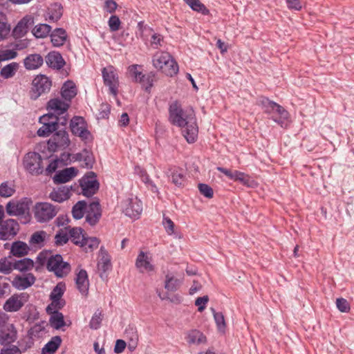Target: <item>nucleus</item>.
<instances>
[{
    "label": "nucleus",
    "instance_id": "obj_27",
    "mask_svg": "<svg viewBox=\"0 0 354 354\" xmlns=\"http://www.w3.org/2000/svg\"><path fill=\"white\" fill-rule=\"evenodd\" d=\"M185 339L189 344L200 345L207 342L206 336L198 330H192L189 331Z\"/></svg>",
    "mask_w": 354,
    "mask_h": 354
},
{
    "label": "nucleus",
    "instance_id": "obj_61",
    "mask_svg": "<svg viewBox=\"0 0 354 354\" xmlns=\"http://www.w3.org/2000/svg\"><path fill=\"white\" fill-rule=\"evenodd\" d=\"M163 42V37L160 35L155 33L151 36V45L153 48H158L162 46Z\"/></svg>",
    "mask_w": 354,
    "mask_h": 354
},
{
    "label": "nucleus",
    "instance_id": "obj_45",
    "mask_svg": "<svg viewBox=\"0 0 354 354\" xmlns=\"http://www.w3.org/2000/svg\"><path fill=\"white\" fill-rule=\"evenodd\" d=\"M68 232L73 242L75 245L80 246L85 237L84 234L82 233V230L80 227H73L69 229Z\"/></svg>",
    "mask_w": 354,
    "mask_h": 354
},
{
    "label": "nucleus",
    "instance_id": "obj_62",
    "mask_svg": "<svg viewBox=\"0 0 354 354\" xmlns=\"http://www.w3.org/2000/svg\"><path fill=\"white\" fill-rule=\"evenodd\" d=\"M209 301V298L207 296H203L201 297H198L195 301V305L198 306V310L199 312H202L205 308V306Z\"/></svg>",
    "mask_w": 354,
    "mask_h": 354
},
{
    "label": "nucleus",
    "instance_id": "obj_39",
    "mask_svg": "<svg viewBox=\"0 0 354 354\" xmlns=\"http://www.w3.org/2000/svg\"><path fill=\"white\" fill-rule=\"evenodd\" d=\"M19 65L17 62L10 63L1 68V77L9 79L14 77L18 71Z\"/></svg>",
    "mask_w": 354,
    "mask_h": 354
},
{
    "label": "nucleus",
    "instance_id": "obj_42",
    "mask_svg": "<svg viewBox=\"0 0 354 354\" xmlns=\"http://www.w3.org/2000/svg\"><path fill=\"white\" fill-rule=\"evenodd\" d=\"M193 10L207 15L209 10L199 0H183Z\"/></svg>",
    "mask_w": 354,
    "mask_h": 354
},
{
    "label": "nucleus",
    "instance_id": "obj_20",
    "mask_svg": "<svg viewBox=\"0 0 354 354\" xmlns=\"http://www.w3.org/2000/svg\"><path fill=\"white\" fill-rule=\"evenodd\" d=\"M68 107V102L62 101L59 98L52 99L48 103V109L50 112L56 115H59L64 113Z\"/></svg>",
    "mask_w": 354,
    "mask_h": 354
},
{
    "label": "nucleus",
    "instance_id": "obj_3",
    "mask_svg": "<svg viewBox=\"0 0 354 354\" xmlns=\"http://www.w3.org/2000/svg\"><path fill=\"white\" fill-rule=\"evenodd\" d=\"M153 65L167 76L172 77L178 72V66L173 57L167 52H158L153 57Z\"/></svg>",
    "mask_w": 354,
    "mask_h": 354
},
{
    "label": "nucleus",
    "instance_id": "obj_35",
    "mask_svg": "<svg viewBox=\"0 0 354 354\" xmlns=\"http://www.w3.org/2000/svg\"><path fill=\"white\" fill-rule=\"evenodd\" d=\"M62 342L59 336H55L42 348V354H53L59 348Z\"/></svg>",
    "mask_w": 354,
    "mask_h": 354
},
{
    "label": "nucleus",
    "instance_id": "obj_23",
    "mask_svg": "<svg viewBox=\"0 0 354 354\" xmlns=\"http://www.w3.org/2000/svg\"><path fill=\"white\" fill-rule=\"evenodd\" d=\"M77 288L82 295H86L88 290L89 282L86 270H80L75 279Z\"/></svg>",
    "mask_w": 354,
    "mask_h": 354
},
{
    "label": "nucleus",
    "instance_id": "obj_15",
    "mask_svg": "<svg viewBox=\"0 0 354 354\" xmlns=\"http://www.w3.org/2000/svg\"><path fill=\"white\" fill-rule=\"evenodd\" d=\"M3 212H1V216ZM19 230V225L13 219L3 221L1 220V239L6 240L12 238Z\"/></svg>",
    "mask_w": 354,
    "mask_h": 354
},
{
    "label": "nucleus",
    "instance_id": "obj_34",
    "mask_svg": "<svg viewBox=\"0 0 354 354\" xmlns=\"http://www.w3.org/2000/svg\"><path fill=\"white\" fill-rule=\"evenodd\" d=\"M51 30L50 26L46 24H39L33 28L32 33L36 38H46L50 35Z\"/></svg>",
    "mask_w": 354,
    "mask_h": 354
},
{
    "label": "nucleus",
    "instance_id": "obj_60",
    "mask_svg": "<svg viewBox=\"0 0 354 354\" xmlns=\"http://www.w3.org/2000/svg\"><path fill=\"white\" fill-rule=\"evenodd\" d=\"M337 308L342 313H347L350 310V305L346 299L338 298L336 300Z\"/></svg>",
    "mask_w": 354,
    "mask_h": 354
},
{
    "label": "nucleus",
    "instance_id": "obj_13",
    "mask_svg": "<svg viewBox=\"0 0 354 354\" xmlns=\"http://www.w3.org/2000/svg\"><path fill=\"white\" fill-rule=\"evenodd\" d=\"M136 267L140 273L153 272L155 269L150 254L142 251L139 252L136 258Z\"/></svg>",
    "mask_w": 354,
    "mask_h": 354
},
{
    "label": "nucleus",
    "instance_id": "obj_56",
    "mask_svg": "<svg viewBox=\"0 0 354 354\" xmlns=\"http://www.w3.org/2000/svg\"><path fill=\"white\" fill-rule=\"evenodd\" d=\"M214 318L219 330H223L225 327V322L224 316L221 313H216L214 309H212Z\"/></svg>",
    "mask_w": 354,
    "mask_h": 354
},
{
    "label": "nucleus",
    "instance_id": "obj_64",
    "mask_svg": "<svg viewBox=\"0 0 354 354\" xmlns=\"http://www.w3.org/2000/svg\"><path fill=\"white\" fill-rule=\"evenodd\" d=\"M20 353L19 348L14 345L1 348V354H20Z\"/></svg>",
    "mask_w": 354,
    "mask_h": 354
},
{
    "label": "nucleus",
    "instance_id": "obj_50",
    "mask_svg": "<svg viewBox=\"0 0 354 354\" xmlns=\"http://www.w3.org/2000/svg\"><path fill=\"white\" fill-rule=\"evenodd\" d=\"M57 128V126H54L53 122L50 124H42V126L38 129L37 134L39 136H48L50 133L55 131Z\"/></svg>",
    "mask_w": 354,
    "mask_h": 354
},
{
    "label": "nucleus",
    "instance_id": "obj_12",
    "mask_svg": "<svg viewBox=\"0 0 354 354\" xmlns=\"http://www.w3.org/2000/svg\"><path fill=\"white\" fill-rule=\"evenodd\" d=\"M66 290V286L63 283H59L52 290L50 298L51 300L50 304L47 308L48 310L61 309L65 305V301L62 299Z\"/></svg>",
    "mask_w": 354,
    "mask_h": 354
},
{
    "label": "nucleus",
    "instance_id": "obj_37",
    "mask_svg": "<svg viewBox=\"0 0 354 354\" xmlns=\"http://www.w3.org/2000/svg\"><path fill=\"white\" fill-rule=\"evenodd\" d=\"M272 106L275 107L272 113H276L279 115V118H274L272 116V120L283 127L284 121L288 118V112L278 104H273Z\"/></svg>",
    "mask_w": 354,
    "mask_h": 354
},
{
    "label": "nucleus",
    "instance_id": "obj_10",
    "mask_svg": "<svg viewBox=\"0 0 354 354\" xmlns=\"http://www.w3.org/2000/svg\"><path fill=\"white\" fill-rule=\"evenodd\" d=\"M82 193L84 196H93L99 188V183L93 172H89L80 180Z\"/></svg>",
    "mask_w": 354,
    "mask_h": 354
},
{
    "label": "nucleus",
    "instance_id": "obj_1",
    "mask_svg": "<svg viewBox=\"0 0 354 354\" xmlns=\"http://www.w3.org/2000/svg\"><path fill=\"white\" fill-rule=\"evenodd\" d=\"M169 121L182 129V133L189 143L196 140L198 128L193 109H183L179 102L174 101L169 106Z\"/></svg>",
    "mask_w": 354,
    "mask_h": 354
},
{
    "label": "nucleus",
    "instance_id": "obj_26",
    "mask_svg": "<svg viewBox=\"0 0 354 354\" xmlns=\"http://www.w3.org/2000/svg\"><path fill=\"white\" fill-rule=\"evenodd\" d=\"M43 57L39 54H31L24 60V64L27 70H35L42 66Z\"/></svg>",
    "mask_w": 354,
    "mask_h": 354
},
{
    "label": "nucleus",
    "instance_id": "obj_5",
    "mask_svg": "<svg viewBox=\"0 0 354 354\" xmlns=\"http://www.w3.org/2000/svg\"><path fill=\"white\" fill-rule=\"evenodd\" d=\"M52 86L51 80L44 75H37L32 82L30 96L32 100L37 99L40 95L50 91Z\"/></svg>",
    "mask_w": 354,
    "mask_h": 354
},
{
    "label": "nucleus",
    "instance_id": "obj_33",
    "mask_svg": "<svg viewBox=\"0 0 354 354\" xmlns=\"http://www.w3.org/2000/svg\"><path fill=\"white\" fill-rule=\"evenodd\" d=\"M62 15V7L59 3H54L48 8L46 20L50 22L57 21Z\"/></svg>",
    "mask_w": 354,
    "mask_h": 354
},
{
    "label": "nucleus",
    "instance_id": "obj_48",
    "mask_svg": "<svg viewBox=\"0 0 354 354\" xmlns=\"http://www.w3.org/2000/svg\"><path fill=\"white\" fill-rule=\"evenodd\" d=\"M62 118L59 119L58 116L53 113L52 112L49 113L48 114H46L42 115L39 118V122L42 124H50L51 122L54 124V126H57L58 122L59 120H61Z\"/></svg>",
    "mask_w": 354,
    "mask_h": 354
},
{
    "label": "nucleus",
    "instance_id": "obj_43",
    "mask_svg": "<svg viewBox=\"0 0 354 354\" xmlns=\"http://www.w3.org/2000/svg\"><path fill=\"white\" fill-rule=\"evenodd\" d=\"M34 266V263L30 259L25 258L19 261H14V268L21 272L30 270Z\"/></svg>",
    "mask_w": 354,
    "mask_h": 354
},
{
    "label": "nucleus",
    "instance_id": "obj_41",
    "mask_svg": "<svg viewBox=\"0 0 354 354\" xmlns=\"http://www.w3.org/2000/svg\"><path fill=\"white\" fill-rule=\"evenodd\" d=\"M47 236V233L44 231H37L34 232L29 241V243L33 246H39V248L44 245V243Z\"/></svg>",
    "mask_w": 354,
    "mask_h": 354
},
{
    "label": "nucleus",
    "instance_id": "obj_46",
    "mask_svg": "<svg viewBox=\"0 0 354 354\" xmlns=\"http://www.w3.org/2000/svg\"><path fill=\"white\" fill-rule=\"evenodd\" d=\"M87 207L86 203L84 201H79L73 207L72 214L75 219L82 218Z\"/></svg>",
    "mask_w": 354,
    "mask_h": 354
},
{
    "label": "nucleus",
    "instance_id": "obj_30",
    "mask_svg": "<svg viewBox=\"0 0 354 354\" xmlns=\"http://www.w3.org/2000/svg\"><path fill=\"white\" fill-rule=\"evenodd\" d=\"M169 172L170 174L169 176L172 183L178 187L184 185L185 176L182 169L174 167L169 169Z\"/></svg>",
    "mask_w": 354,
    "mask_h": 354
},
{
    "label": "nucleus",
    "instance_id": "obj_16",
    "mask_svg": "<svg viewBox=\"0 0 354 354\" xmlns=\"http://www.w3.org/2000/svg\"><path fill=\"white\" fill-rule=\"evenodd\" d=\"M101 209L98 202L91 203L86 209V221L91 225H95L101 217Z\"/></svg>",
    "mask_w": 354,
    "mask_h": 354
},
{
    "label": "nucleus",
    "instance_id": "obj_44",
    "mask_svg": "<svg viewBox=\"0 0 354 354\" xmlns=\"http://www.w3.org/2000/svg\"><path fill=\"white\" fill-rule=\"evenodd\" d=\"M100 244V241L96 237H84L80 247L84 248L86 252L96 249Z\"/></svg>",
    "mask_w": 354,
    "mask_h": 354
},
{
    "label": "nucleus",
    "instance_id": "obj_36",
    "mask_svg": "<svg viewBox=\"0 0 354 354\" xmlns=\"http://www.w3.org/2000/svg\"><path fill=\"white\" fill-rule=\"evenodd\" d=\"M29 251L28 245L22 241L14 242L11 246V253L14 256L22 257L26 255Z\"/></svg>",
    "mask_w": 354,
    "mask_h": 354
},
{
    "label": "nucleus",
    "instance_id": "obj_38",
    "mask_svg": "<svg viewBox=\"0 0 354 354\" xmlns=\"http://www.w3.org/2000/svg\"><path fill=\"white\" fill-rule=\"evenodd\" d=\"M156 81L155 73L151 72L147 74H143L137 82H139L145 91H149L153 86V82Z\"/></svg>",
    "mask_w": 354,
    "mask_h": 354
},
{
    "label": "nucleus",
    "instance_id": "obj_63",
    "mask_svg": "<svg viewBox=\"0 0 354 354\" xmlns=\"http://www.w3.org/2000/svg\"><path fill=\"white\" fill-rule=\"evenodd\" d=\"M55 239L57 245H62L67 243L68 237L66 233L59 232L56 234Z\"/></svg>",
    "mask_w": 354,
    "mask_h": 354
},
{
    "label": "nucleus",
    "instance_id": "obj_49",
    "mask_svg": "<svg viewBox=\"0 0 354 354\" xmlns=\"http://www.w3.org/2000/svg\"><path fill=\"white\" fill-rule=\"evenodd\" d=\"M15 192V185L12 183L6 182L1 183V197H10Z\"/></svg>",
    "mask_w": 354,
    "mask_h": 354
},
{
    "label": "nucleus",
    "instance_id": "obj_24",
    "mask_svg": "<svg viewBox=\"0 0 354 354\" xmlns=\"http://www.w3.org/2000/svg\"><path fill=\"white\" fill-rule=\"evenodd\" d=\"M6 209L9 215L19 216L25 213L26 205L24 202L11 201L6 205Z\"/></svg>",
    "mask_w": 354,
    "mask_h": 354
},
{
    "label": "nucleus",
    "instance_id": "obj_17",
    "mask_svg": "<svg viewBox=\"0 0 354 354\" xmlns=\"http://www.w3.org/2000/svg\"><path fill=\"white\" fill-rule=\"evenodd\" d=\"M71 189L66 185H61L54 188L48 195V198L55 202L62 203L68 200L71 197Z\"/></svg>",
    "mask_w": 354,
    "mask_h": 354
},
{
    "label": "nucleus",
    "instance_id": "obj_6",
    "mask_svg": "<svg viewBox=\"0 0 354 354\" xmlns=\"http://www.w3.org/2000/svg\"><path fill=\"white\" fill-rule=\"evenodd\" d=\"M104 84L109 87L110 93L116 96L118 92L119 79L116 69L113 66L103 68L102 71Z\"/></svg>",
    "mask_w": 354,
    "mask_h": 354
},
{
    "label": "nucleus",
    "instance_id": "obj_18",
    "mask_svg": "<svg viewBox=\"0 0 354 354\" xmlns=\"http://www.w3.org/2000/svg\"><path fill=\"white\" fill-rule=\"evenodd\" d=\"M34 23V18L31 15H26L17 24L12 30V35L14 38H20L26 32L30 25Z\"/></svg>",
    "mask_w": 354,
    "mask_h": 354
},
{
    "label": "nucleus",
    "instance_id": "obj_52",
    "mask_svg": "<svg viewBox=\"0 0 354 354\" xmlns=\"http://www.w3.org/2000/svg\"><path fill=\"white\" fill-rule=\"evenodd\" d=\"M234 180L239 181L244 185L250 186L251 183V178L245 173L235 170V176Z\"/></svg>",
    "mask_w": 354,
    "mask_h": 354
},
{
    "label": "nucleus",
    "instance_id": "obj_21",
    "mask_svg": "<svg viewBox=\"0 0 354 354\" xmlns=\"http://www.w3.org/2000/svg\"><path fill=\"white\" fill-rule=\"evenodd\" d=\"M17 339V330L13 324L1 326V344L14 342Z\"/></svg>",
    "mask_w": 354,
    "mask_h": 354
},
{
    "label": "nucleus",
    "instance_id": "obj_8",
    "mask_svg": "<svg viewBox=\"0 0 354 354\" xmlns=\"http://www.w3.org/2000/svg\"><path fill=\"white\" fill-rule=\"evenodd\" d=\"M70 144L68 133L65 131H59L52 136L47 142L48 151L55 152L58 149L66 148Z\"/></svg>",
    "mask_w": 354,
    "mask_h": 354
},
{
    "label": "nucleus",
    "instance_id": "obj_40",
    "mask_svg": "<svg viewBox=\"0 0 354 354\" xmlns=\"http://www.w3.org/2000/svg\"><path fill=\"white\" fill-rule=\"evenodd\" d=\"M111 268V259L109 254L105 252H101L100 259L97 263L99 271L106 272Z\"/></svg>",
    "mask_w": 354,
    "mask_h": 354
},
{
    "label": "nucleus",
    "instance_id": "obj_53",
    "mask_svg": "<svg viewBox=\"0 0 354 354\" xmlns=\"http://www.w3.org/2000/svg\"><path fill=\"white\" fill-rule=\"evenodd\" d=\"M121 21L116 15H112L108 21L109 29L111 32L118 31L120 28Z\"/></svg>",
    "mask_w": 354,
    "mask_h": 354
},
{
    "label": "nucleus",
    "instance_id": "obj_4",
    "mask_svg": "<svg viewBox=\"0 0 354 354\" xmlns=\"http://www.w3.org/2000/svg\"><path fill=\"white\" fill-rule=\"evenodd\" d=\"M58 205L48 202H38L33 206L34 218L38 223H47L52 220L59 211Z\"/></svg>",
    "mask_w": 354,
    "mask_h": 354
},
{
    "label": "nucleus",
    "instance_id": "obj_51",
    "mask_svg": "<svg viewBox=\"0 0 354 354\" xmlns=\"http://www.w3.org/2000/svg\"><path fill=\"white\" fill-rule=\"evenodd\" d=\"M102 320V313L100 310H97L93 315L89 326L92 329H97L100 326L101 322Z\"/></svg>",
    "mask_w": 354,
    "mask_h": 354
},
{
    "label": "nucleus",
    "instance_id": "obj_22",
    "mask_svg": "<svg viewBox=\"0 0 354 354\" xmlns=\"http://www.w3.org/2000/svg\"><path fill=\"white\" fill-rule=\"evenodd\" d=\"M35 278L32 274L26 276H17L14 278L12 283L13 286L19 290H24L35 283Z\"/></svg>",
    "mask_w": 354,
    "mask_h": 354
},
{
    "label": "nucleus",
    "instance_id": "obj_29",
    "mask_svg": "<svg viewBox=\"0 0 354 354\" xmlns=\"http://www.w3.org/2000/svg\"><path fill=\"white\" fill-rule=\"evenodd\" d=\"M68 153H62L60 158H56L51 160L47 167L46 168V173L50 174L56 171L59 167L67 165V161L69 158Z\"/></svg>",
    "mask_w": 354,
    "mask_h": 354
},
{
    "label": "nucleus",
    "instance_id": "obj_2",
    "mask_svg": "<svg viewBox=\"0 0 354 354\" xmlns=\"http://www.w3.org/2000/svg\"><path fill=\"white\" fill-rule=\"evenodd\" d=\"M43 259H47L46 266L49 271L59 277L66 276L71 270V266L67 262L63 261L62 257L59 254L50 255L48 252H41L38 259L41 261ZM41 263H44L41 262Z\"/></svg>",
    "mask_w": 354,
    "mask_h": 354
},
{
    "label": "nucleus",
    "instance_id": "obj_57",
    "mask_svg": "<svg viewBox=\"0 0 354 354\" xmlns=\"http://www.w3.org/2000/svg\"><path fill=\"white\" fill-rule=\"evenodd\" d=\"M162 225L169 235H171L174 233L175 225L169 217L163 216Z\"/></svg>",
    "mask_w": 354,
    "mask_h": 354
},
{
    "label": "nucleus",
    "instance_id": "obj_28",
    "mask_svg": "<svg viewBox=\"0 0 354 354\" xmlns=\"http://www.w3.org/2000/svg\"><path fill=\"white\" fill-rule=\"evenodd\" d=\"M58 310L59 309L48 310V308H46L47 313L50 314V324L51 326L55 329H59L65 325L64 315L62 313L58 312Z\"/></svg>",
    "mask_w": 354,
    "mask_h": 354
},
{
    "label": "nucleus",
    "instance_id": "obj_9",
    "mask_svg": "<svg viewBox=\"0 0 354 354\" xmlns=\"http://www.w3.org/2000/svg\"><path fill=\"white\" fill-rule=\"evenodd\" d=\"M70 127L72 133L81 138L85 142L91 140V133L86 127V124L82 117H74L71 120Z\"/></svg>",
    "mask_w": 354,
    "mask_h": 354
},
{
    "label": "nucleus",
    "instance_id": "obj_19",
    "mask_svg": "<svg viewBox=\"0 0 354 354\" xmlns=\"http://www.w3.org/2000/svg\"><path fill=\"white\" fill-rule=\"evenodd\" d=\"M77 174V169L76 168H66L54 176L53 181L56 184L65 183L72 180Z\"/></svg>",
    "mask_w": 354,
    "mask_h": 354
},
{
    "label": "nucleus",
    "instance_id": "obj_25",
    "mask_svg": "<svg viewBox=\"0 0 354 354\" xmlns=\"http://www.w3.org/2000/svg\"><path fill=\"white\" fill-rule=\"evenodd\" d=\"M46 62L49 67L56 69L62 68L65 64L62 56L57 52L49 53L46 57Z\"/></svg>",
    "mask_w": 354,
    "mask_h": 354
},
{
    "label": "nucleus",
    "instance_id": "obj_14",
    "mask_svg": "<svg viewBox=\"0 0 354 354\" xmlns=\"http://www.w3.org/2000/svg\"><path fill=\"white\" fill-rule=\"evenodd\" d=\"M26 296L24 294H16L11 296L4 304L3 309L7 312H17L25 304Z\"/></svg>",
    "mask_w": 354,
    "mask_h": 354
},
{
    "label": "nucleus",
    "instance_id": "obj_31",
    "mask_svg": "<svg viewBox=\"0 0 354 354\" xmlns=\"http://www.w3.org/2000/svg\"><path fill=\"white\" fill-rule=\"evenodd\" d=\"M51 42L54 46H62L66 40L67 35L63 28H56L50 33Z\"/></svg>",
    "mask_w": 354,
    "mask_h": 354
},
{
    "label": "nucleus",
    "instance_id": "obj_32",
    "mask_svg": "<svg viewBox=\"0 0 354 354\" xmlns=\"http://www.w3.org/2000/svg\"><path fill=\"white\" fill-rule=\"evenodd\" d=\"M61 93L65 101L69 102L77 94L74 83L73 82H66L62 88Z\"/></svg>",
    "mask_w": 354,
    "mask_h": 354
},
{
    "label": "nucleus",
    "instance_id": "obj_11",
    "mask_svg": "<svg viewBox=\"0 0 354 354\" xmlns=\"http://www.w3.org/2000/svg\"><path fill=\"white\" fill-rule=\"evenodd\" d=\"M122 205L125 215L134 219L138 218L142 211V202L137 198H128L122 202Z\"/></svg>",
    "mask_w": 354,
    "mask_h": 354
},
{
    "label": "nucleus",
    "instance_id": "obj_58",
    "mask_svg": "<svg viewBox=\"0 0 354 354\" xmlns=\"http://www.w3.org/2000/svg\"><path fill=\"white\" fill-rule=\"evenodd\" d=\"M198 189L201 194L204 196L212 198L213 197V189L211 187L206 184L201 183L198 185Z\"/></svg>",
    "mask_w": 354,
    "mask_h": 354
},
{
    "label": "nucleus",
    "instance_id": "obj_59",
    "mask_svg": "<svg viewBox=\"0 0 354 354\" xmlns=\"http://www.w3.org/2000/svg\"><path fill=\"white\" fill-rule=\"evenodd\" d=\"M261 103L263 106V108L265 112H266L268 113H272L274 112V109L275 108L272 105L277 104L276 102L270 101V100H268V98H266V97H263L261 100Z\"/></svg>",
    "mask_w": 354,
    "mask_h": 354
},
{
    "label": "nucleus",
    "instance_id": "obj_47",
    "mask_svg": "<svg viewBox=\"0 0 354 354\" xmlns=\"http://www.w3.org/2000/svg\"><path fill=\"white\" fill-rule=\"evenodd\" d=\"M17 55L16 45H14L12 48L1 49V62L15 59Z\"/></svg>",
    "mask_w": 354,
    "mask_h": 354
},
{
    "label": "nucleus",
    "instance_id": "obj_7",
    "mask_svg": "<svg viewBox=\"0 0 354 354\" xmlns=\"http://www.w3.org/2000/svg\"><path fill=\"white\" fill-rule=\"evenodd\" d=\"M25 169L32 174L38 175L43 171L41 156L36 152H29L24 158Z\"/></svg>",
    "mask_w": 354,
    "mask_h": 354
},
{
    "label": "nucleus",
    "instance_id": "obj_55",
    "mask_svg": "<svg viewBox=\"0 0 354 354\" xmlns=\"http://www.w3.org/2000/svg\"><path fill=\"white\" fill-rule=\"evenodd\" d=\"M178 280L169 275L166 276L165 288L169 291H175L178 287Z\"/></svg>",
    "mask_w": 354,
    "mask_h": 354
},
{
    "label": "nucleus",
    "instance_id": "obj_54",
    "mask_svg": "<svg viewBox=\"0 0 354 354\" xmlns=\"http://www.w3.org/2000/svg\"><path fill=\"white\" fill-rule=\"evenodd\" d=\"M141 66L138 64H133L129 67L128 71L131 77L134 78L135 82H138L139 79L142 76V73L139 70Z\"/></svg>",
    "mask_w": 354,
    "mask_h": 354
}]
</instances>
